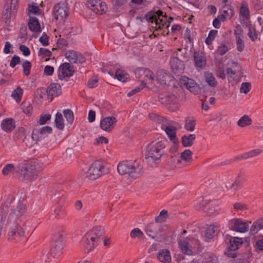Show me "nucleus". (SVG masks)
<instances>
[{
    "mask_svg": "<svg viewBox=\"0 0 263 263\" xmlns=\"http://www.w3.org/2000/svg\"><path fill=\"white\" fill-rule=\"evenodd\" d=\"M87 7L98 14H104L107 11L106 3L101 0H89L87 3Z\"/></svg>",
    "mask_w": 263,
    "mask_h": 263,
    "instance_id": "1a4fd4ad",
    "label": "nucleus"
},
{
    "mask_svg": "<svg viewBox=\"0 0 263 263\" xmlns=\"http://www.w3.org/2000/svg\"><path fill=\"white\" fill-rule=\"evenodd\" d=\"M178 244L180 249L183 253L188 255L193 254V246L188 238L180 239Z\"/></svg>",
    "mask_w": 263,
    "mask_h": 263,
    "instance_id": "aec40b11",
    "label": "nucleus"
},
{
    "mask_svg": "<svg viewBox=\"0 0 263 263\" xmlns=\"http://www.w3.org/2000/svg\"><path fill=\"white\" fill-rule=\"evenodd\" d=\"M23 93V90L20 87H18L12 92L11 97L15 99L17 103H19L21 101Z\"/></svg>",
    "mask_w": 263,
    "mask_h": 263,
    "instance_id": "e433bc0d",
    "label": "nucleus"
},
{
    "mask_svg": "<svg viewBox=\"0 0 263 263\" xmlns=\"http://www.w3.org/2000/svg\"><path fill=\"white\" fill-rule=\"evenodd\" d=\"M21 62L20 58L16 55H14L10 63V66L12 68H14L16 65L18 64Z\"/></svg>",
    "mask_w": 263,
    "mask_h": 263,
    "instance_id": "052dcab7",
    "label": "nucleus"
},
{
    "mask_svg": "<svg viewBox=\"0 0 263 263\" xmlns=\"http://www.w3.org/2000/svg\"><path fill=\"white\" fill-rule=\"evenodd\" d=\"M31 63L29 61H25L23 64V72L25 76H29L30 73Z\"/></svg>",
    "mask_w": 263,
    "mask_h": 263,
    "instance_id": "09e8293b",
    "label": "nucleus"
},
{
    "mask_svg": "<svg viewBox=\"0 0 263 263\" xmlns=\"http://www.w3.org/2000/svg\"><path fill=\"white\" fill-rule=\"evenodd\" d=\"M117 170L120 174H128L133 179L140 177L143 174V167L137 161H126L120 162L118 165Z\"/></svg>",
    "mask_w": 263,
    "mask_h": 263,
    "instance_id": "20e7f679",
    "label": "nucleus"
},
{
    "mask_svg": "<svg viewBox=\"0 0 263 263\" xmlns=\"http://www.w3.org/2000/svg\"><path fill=\"white\" fill-rule=\"evenodd\" d=\"M39 170L34 164L21 162L17 165V170L13 175L26 181H32L37 178Z\"/></svg>",
    "mask_w": 263,
    "mask_h": 263,
    "instance_id": "7ed1b4c3",
    "label": "nucleus"
},
{
    "mask_svg": "<svg viewBox=\"0 0 263 263\" xmlns=\"http://www.w3.org/2000/svg\"><path fill=\"white\" fill-rule=\"evenodd\" d=\"M104 234V229L100 226L94 227L91 231L85 234L86 240L90 239L91 240L95 241L99 243L100 240Z\"/></svg>",
    "mask_w": 263,
    "mask_h": 263,
    "instance_id": "f8f14e48",
    "label": "nucleus"
},
{
    "mask_svg": "<svg viewBox=\"0 0 263 263\" xmlns=\"http://www.w3.org/2000/svg\"><path fill=\"white\" fill-rule=\"evenodd\" d=\"M204 79L211 87H216L218 85V82L215 76L210 72L206 71L204 72Z\"/></svg>",
    "mask_w": 263,
    "mask_h": 263,
    "instance_id": "c85d7f7f",
    "label": "nucleus"
},
{
    "mask_svg": "<svg viewBox=\"0 0 263 263\" xmlns=\"http://www.w3.org/2000/svg\"><path fill=\"white\" fill-rule=\"evenodd\" d=\"M191 263H218V258L216 256L209 255L201 262L193 260Z\"/></svg>",
    "mask_w": 263,
    "mask_h": 263,
    "instance_id": "a18cd8bd",
    "label": "nucleus"
},
{
    "mask_svg": "<svg viewBox=\"0 0 263 263\" xmlns=\"http://www.w3.org/2000/svg\"><path fill=\"white\" fill-rule=\"evenodd\" d=\"M16 168L17 169V166H15L13 164H8L3 168L2 173L4 175H7L10 172L15 171Z\"/></svg>",
    "mask_w": 263,
    "mask_h": 263,
    "instance_id": "de8ad7c7",
    "label": "nucleus"
},
{
    "mask_svg": "<svg viewBox=\"0 0 263 263\" xmlns=\"http://www.w3.org/2000/svg\"><path fill=\"white\" fill-rule=\"evenodd\" d=\"M168 144L167 140L158 139L152 141L147 146L145 159L148 163L158 164L162 157H166L165 148Z\"/></svg>",
    "mask_w": 263,
    "mask_h": 263,
    "instance_id": "f03ea898",
    "label": "nucleus"
},
{
    "mask_svg": "<svg viewBox=\"0 0 263 263\" xmlns=\"http://www.w3.org/2000/svg\"><path fill=\"white\" fill-rule=\"evenodd\" d=\"M83 242L85 251L86 253H89L96 246L99 244L95 241L91 240L90 239L85 238V235L84 236L82 239Z\"/></svg>",
    "mask_w": 263,
    "mask_h": 263,
    "instance_id": "cd10ccee",
    "label": "nucleus"
},
{
    "mask_svg": "<svg viewBox=\"0 0 263 263\" xmlns=\"http://www.w3.org/2000/svg\"><path fill=\"white\" fill-rule=\"evenodd\" d=\"M240 184V180L239 179V176H238L237 178L235 179L234 183L231 186L230 189L234 191H236V190H237V189L239 186Z\"/></svg>",
    "mask_w": 263,
    "mask_h": 263,
    "instance_id": "774afa93",
    "label": "nucleus"
},
{
    "mask_svg": "<svg viewBox=\"0 0 263 263\" xmlns=\"http://www.w3.org/2000/svg\"><path fill=\"white\" fill-rule=\"evenodd\" d=\"M28 11L29 13H32L36 15L40 14L41 13L40 9L39 7L35 5H30L28 7Z\"/></svg>",
    "mask_w": 263,
    "mask_h": 263,
    "instance_id": "13d9d810",
    "label": "nucleus"
},
{
    "mask_svg": "<svg viewBox=\"0 0 263 263\" xmlns=\"http://www.w3.org/2000/svg\"><path fill=\"white\" fill-rule=\"evenodd\" d=\"M18 0H11V2H7L4 6V10L3 13V18L6 23L10 22V19L12 15L16 12Z\"/></svg>",
    "mask_w": 263,
    "mask_h": 263,
    "instance_id": "6e6552de",
    "label": "nucleus"
},
{
    "mask_svg": "<svg viewBox=\"0 0 263 263\" xmlns=\"http://www.w3.org/2000/svg\"><path fill=\"white\" fill-rule=\"evenodd\" d=\"M130 236L133 239H141L143 237V233L139 228H134L130 233Z\"/></svg>",
    "mask_w": 263,
    "mask_h": 263,
    "instance_id": "a19ab883",
    "label": "nucleus"
},
{
    "mask_svg": "<svg viewBox=\"0 0 263 263\" xmlns=\"http://www.w3.org/2000/svg\"><path fill=\"white\" fill-rule=\"evenodd\" d=\"M195 134H190L188 136L184 135L182 137L181 142L184 147L191 146L195 140Z\"/></svg>",
    "mask_w": 263,
    "mask_h": 263,
    "instance_id": "2f4dec72",
    "label": "nucleus"
},
{
    "mask_svg": "<svg viewBox=\"0 0 263 263\" xmlns=\"http://www.w3.org/2000/svg\"><path fill=\"white\" fill-rule=\"evenodd\" d=\"M187 88L191 92L195 94L198 93L199 90V85L193 79H190L188 81V83L186 86Z\"/></svg>",
    "mask_w": 263,
    "mask_h": 263,
    "instance_id": "72a5a7b5",
    "label": "nucleus"
},
{
    "mask_svg": "<svg viewBox=\"0 0 263 263\" xmlns=\"http://www.w3.org/2000/svg\"><path fill=\"white\" fill-rule=\"evenodd\" d=\"M240 17H246L250 19V14L248 6L242 5L240 9Z\"/></svg>",
    "mask_w": 263,
    "mask_h": 263,
    "instance_id": "49530a36",
    "label": "nucleus"
},
{
    "mask_svg": "<svg viewBox=\"0 0 263 263\" xmlns=\"http://www.w3.org/2000/svg\"><path fill=\"white\" fill-rule=\"evenodd\" d=\"M193 154L192 152L190 149H185L181 154V160L186 162H190L192 159Z\"/></svg>",
    "mask_w": 263,
    "mask_h": 263,
    "instance_id": "4c0bfd02",
    "label": "nucleus"
},
{
    "mask_svg": "<svg viewBox=\"0 0 263 263\" xmlns=\"http://www.w3.org/2000/svg\"><path fill=\"white\" fill-rule=\"evenodd\" d=\"M46 91L48 96L52 97L51 98V100H52L53 97H58L61 93V85L58 83H53L47 87Z\"/></svg>",
    "mask_w": 263,
    "mask_h": 263,
    "instance_id": "412c9836",
    "label": "nucleus"
},
{
    "mask_svg": "<svg viewBox=\"0 0 263 263\" xmlns=\"http://www.w3.org/2000/svg\"><path fill=\"white\" fill-rule=\"evenodd\" d=\"M163 11L159 10L157 11L155 14H153L152 15L151 14H146L145 18L148 22H151L152 23H155L156 26L159 25L158 28L161 29V26L160 24V23L162 22V19H160V17H165L163 15Z\"/></svg>",
    "mask_w": 263,
    "mask_h": 263,
    "instance_id": "6ab92c4d",
    "label": "nucleus"
},
{
    "mask_svg": "<svg viewBox=\"0 0 263 263\" xmlns=\"http://www.w3.org/2000/svg\"><path fill=\"white\" fill-rule=\"evenodd\" d=\"M64 245L62 241H58L57 243L54 242L53 247L51 249L50 253L53 257L57 258L62 254V250Z\"/></svg>",
    "mask_w": 263,
    "mask_h": 263,
    "instance_id": "a878e982",
    "label": "nucleus"
},
{
    "mask_svg": "<svg viewBox=\"0 0 263 263\" xmlns=\"http://www.w3.org/2000/svg\"><path fill=\"white\" fill-rule=\"evenodd\" d=\"M157 258L161 262H169L171 260L170 252L167 249L161 250L158 253Z\"/></svg>",
    "mask_w": 263,
    "mask_h": 263,
    "instance_id": "7c9ffc66",
    "label": "nucleus"
},
{
    "mask_svg": "<svg viewBox=\"0 0 263 263\" xmlns=\"http://www.w3.org/2000/svg\"><path fill=\"white\" fill-rule=\"evenodd\" d=\"M176 124V122L168 120L161 126V128L165 132L170 140L172 142L177 141L178 139L176 135L177 128L175 126Z\"/></svg>",
    "mask_w": 263,
    "mask_h": 263,
    "instance_id": "0eeeda50",
    "label": "nucleus"
},
{
    "mask_svg": "<svg viewBox=\"0 0 263 263\" xmlns=\"http://www.w3.org/2000/svg\"><path fill=\"white\" fill-rule=\"evenodd\" d=\"M54 122L56 125V127L61 130H62L64 128V120L63 119L62 115L60 112H57L55 115V118Z\"/></svg>",
    "mask_w": 263,
    "mask_h": 263,
    "instance_id": "f704fd0d",
    "label": "nucleus"
},
{
    "mask_svg": "<svg viewBox=\"0 0 263 263\" xmlns=\"http://www.w3.org/2000/svg\"><path fill=\"white\" fill-rule=\"evenodd\" d=\"M251 85L249 82H244L241 85L240 92L241 93H247L251 89Z\"/></svg>",
    "mask_w": 263,
    "mask_h": 263,
    "instance_id": "603ef678",
    "label": "nucleus"
},
{
    "mask_svg": "<svg viewBox=\"0 0 263 263\" xmlns=\"http://www.w3.org/2000/svg\"><path fill=\"white\" fill-rule=\"evenodd\" d=\"M226 239L229 240V248L231 251H235L242 244V238L227 235Z\"/></svg>",
    "mask_w": 263,
    "mask_h": 263,
    "instance_id": "4be33fe9",
    "label": "nucleus"
},
{
    "mask_svg": "<svg viewBox=\"0 0 263 263\" xmlns=\"http://www.w3.org/2000/svg\"><path fill=\"white\" fill-rule=\"evenodd\" d=\"M108 172V169L101 163L98 161L95 162L91 164L88 169L86 177L89 180H93L98 178L101 175L107 174Z\"/></svg>",
    "mask_w": 263,
    "mask_h": 263,
    "instance_id": "39448f33",
    "label": "nucleus"
},
{
    "mask_svg": "<svg viewBox=\"0 0 263 263\" xmlns=\"http://www.w3.org/2000/svg\"><path fill=\"white\" fill-rule=\"evenodd\" d=\"M65 57L70 61L71 63H82L85 62V59L80 53L76 52L74 50H70L65 52Z\"/></svg>",
    "mask_w": 263,
    "mask_h": 263,
    "instance_id": "f3484780",
    "label": "nucleus"
},
{
    "mask_svg": "<svg viewBox=\"0 0 263 263\" xmlns=\"http://www.w3.org/2000/svg\"><path fill=\"white\" fill-rule=\"evenodd\" d=\"M241 24L243 27L247 28L248 29L252 26L250 19H247L246 17H240Z\"/></svg>",
    "mask_w": 263,
    "mask_h": 263,
    "instance_id": "e2e57ef3",
    "label": "nucleus"
},
{
    "mask_svg": "<svg viewBox=\"0 0 263 263\" xmlns=\"http://www.w3.org/2000/svg\"><path fill=\"white\" fill-rule=\"evenodd\" d=\"M51 119V115L49 114H46L44 115H42L40 119L39 120V122L40 124L43 125L46 123L47 121L50 120Z\"/></svg>",
    "mask_w": 263,
    "mask_h": 263,
    "instance_id": "680f3d73",
    "label": "nucleus"
},
{
    "mask_svg": "<svg viewBox=\"0 0 263 263\" xmlns=\"http://www.w3.org/2000/svg\"><path fill=\"white\" fill-rule=\"evenodd\" d=\"M23 112L28 116H30L32 111V106L29 103H23L22 104Z\"/></svg>",
    "mask_w": 263,
    "mask_h": 263,
    "instance_id": "8fccbe9b",
    "label": "nucleus"
},
{
    "mask_svg": "<svg viewBox=\"0 0 263 263\" xmlns=\"http://www.w3.org/2000/svg\"><path fill=\"white\" fill-rule=\"evenodd\" d=\"M194 58L197 66L201 67L206 64V59L202 52L200 51L195 52Z\"/></svg>",
    "mask_w": 263,
    "mask_h": 263,
    "instance_id": "bb28decb",
    "label": "nucleus"
},
{
    "mask_svg": "<svg viewBox=\"0 0 263 263\" xmlns=\"http://www.w3.org/2000/svg\"><path fill=\"white\" fill-rule=\"evenodd\" d=\"M126 0H111L114 7H120L126 3Z\"/></svg>",
    "mask_w": 263,
    "mask_h": 263,
    "instance_id": "69168bd1",
    "label": "nucleus"
},
{
    "mask_svg": "<svg viewBox=\"0 0 263 263\" xmlns=\"http://www.w3.org/2000/svg\"><path fill=\"white\" fill-rule=\"evenodd\" d=\"M63 114L67 122L70 124H71L74 120V116L72 111L69 109H65L63 111Z\"/></svg>",
    "mask_w": 263,
    "mask_h": 263,
    "instance_id": "37998d69",
    "label": "nucleus"
},
{
    "mask_svg": "<svg viewBox=\"0 0 263 263\" xmlns=\"http://www.w3.org/2000/svg\"><path fill=\"white\" fill-rule=\"evenodd\" d=\"M236 44L237 50L239 52L242 51L244 48L243 36L240 35L236 36Z\"/></svg>",
    "mask_w": 263,
    "mask_h": 263,
    "instance_id": "864d4df0",
    "label": "nucleus"
},
{
    "mask_svg": "<svg viewBox=\"0 0 263 263\" xmlns=\"http://www.w3.org/2000/svg\"><path fill=\"white\" fill-rule=\"evenodd\" d=\"M12 198V203H8V212L9 206L11 208V212L6 219L8 224L10 225V231L8 236L10 239H16L17 237H22L24 235V231L20 225L22 217L25 214L26 211V206L20 201H15V198L11 195H9L5 202L2 205L3 206L7 204L8 200Z\"/></svg>",
    "mask_w": 263,
    "mask_h": 263,
    "instance_id": "f257e3e1",
    "label": "nucleus"
},
{
    "mask_svg": "<svg viewBox=\"0 0 263 263\" xmlns=\"http://www.w3.org/2000/svg\"><path fill=\"white\" fill-rule=\"evenodd\" d=\"M117 119L114 117H107L103 118L100 122L101 128L106 132L111 131L116 125Z\"/></svg>",
    "mask_w": 263,
    "mask_h": 263,
    "instance_id": "dca6fc26",
    "label": "nucleus"
},
{
    "mask_svg": "<svg viewBox=\"0 0 263 263\" xmlns=\"http://www.w3.org/2000/svg\"><path fill=\"white\" fill-rule=\"evenodd\" d=\"M115 76L116 78H117L119 81L122 82H125L126 79H127L126 76L125 74L124 71L119 69L116 71Z\"/></svg>",
    "mask_w": 263,
    "mask_h": 263,
    "instance_id": "3c124183",
    "label": "nucleus"
},
{
    "mask_svg": "<svg viewBox=\"0 0 263 263\" xmlns=\"http://www.w3.org/2000/svg\"><path fill=\"white\" fill-rule=\"evenodd\" d=\"M228 51V47L225 45H221L218 46L216 53L219 55H222L227 53Z\"/></svg>",
    "mask_w": 263,
    "mask_h": 263,
    "instance_id": "bf43d9fd",
    "label": "nucleus"
},
{
    "mask_svg": "<svg viewBox=\"0 0 263 263\" xmlns=\"http://www.w3.org/2000/svg\"><path fill=\"white\" fill-rule=\"evenodd\" d=\"M229 226L231 230L240 233H245L249 230L248 224L239 219L231 220Z\"/></svg>",
    "mask_w": 263,
    "mask_h": 263,
    "instance_id": "ddd939ff",
    "label": "nucleus"
},
{
    "mask_svg": "<svg viewBox=\"0 0 263 263\" xmlns=\"http://www.w3.org/2000/svg\"><path fill=\"white\" fill-rule=\"evenodd\" d=\"M54 17L57 20L64 21L68 15V8L64 2H60L53 9Z\"/></svg>",
    "mask_w": 263,
    "mask_h": 263,
    "instance_id": "9d476101",
    "label": "nucleus"
},
{
    "mask_svg": "<svg viewBox=\"0 0 263 263\" xmlns=\"http://www.w3.org/2000/svg\"><path fill=\"white\" fill-rule=\"evenodd\" d=\"M157 74V80L163 86L170 85V83L174 80V77L163 69L158 70Z\"/></svg>",
    "mask_w": 263,
    "mask_h": 263,
    "instance_id": "2eb2a0df",
    "label": "nucleus"
},
{
    "mask_svg": "<svg viewBox=\"0 0 263 263\" xmlns=\"http://www.w3.org/2000/svg\"><path fill=\"white\" fill-rule=\"evenodd\" d=\"M159 101L161 104L167 105L176 102V97L173 94H161L159 97Z\"/></svg>",
    "mask_w": 263,
    "mask_h": 263,
    "instance_id": "b1692460",
    "label": "nucleus"
},
{
    "mask_svg": "<svg viewBox=\"0 0 263 263\" xmlns=\"http://www.w3.org/2000/svg\"><path fill=\"white\" fill-rule=\"evenodd\" d=\"M2 128L6 132H10L15 127V122L12 119H6L1 123Z\"/></svg>",
    "mask_w": 263,
    "mask_h": 263,
    "instance_id": "393cba45",
    "label": "nucleus"
},
{
    "mask_svg": "<svg viewBox=\"0 0 263 263\" xmlns=\"http://www.w3.org/2000/svg\"><path fill=\"white\" fill-rule=\"evenodd\" d=\"M252 119L248 115H245L237 121V125L241 127L249 126L252 124Z\"/></svg>",
    "mask_w": 263,
    "mask_h": 263,
    "instance_id": "473e14b6",
    "label": "nucleus"
},
{
    "mask_svg": "<svg viewBox=\"0 0 263 263\" xmlns=\"http://www.w3.org/2000/svg\"><path fill=\"white\" fill-rule=\"evenodd\" d=\"M195 121L192 119L187 118L185 121L184 128L190 132L193 131L195 128Z\"/></svg>",
    "mask_w": 263,
    "mask_h": 263,
    "instance_id": "ea45409f",
    "label": "nucleus"
},
{
    "mask_svg": "<svg viewBox=\"0 0 263 263\" xmlns=\"http://www.w3.org/2000/svg\"><path fill=\"white\" fill-rule=\"evenodd\" d=\"M168 212L165 210H163L159 215L155 217L156 222H162L165 221L168 217Z\"/></svg>",
    "mask_w": 263,
    "mask_h": 263,
    "instance_id": "c03bdc74",
    "label": "nucleus"
},
{
    "mask_svg": "<svg viewBox=\"0 0 263 263\" xmlns=\"http://www.w3.org/2000/svg\"><path fill=\"white\" fill-rule=\"evenodd\" d=\"M52 215H54V217L57 219L62 218L64 216V214L62 213V208L61 206H57L52 213Z\"/></svg>",
    "mask_w": 263,
    "mask_h": 263,
    "instance_id": "5fc2aeb1",
    "label": "nucleus"
},
{
    "mask_svg": "<svg viewBox=\"0 0 263 263\" xmlns=\"http://www.w3.org/2000/svg\"><path fill=\"white\" fill-rule=\"evenodd\" d=\"M149 118L151 120L160 124L161 126L164 124V122L168 120L167 119L154 113L150 114L149 115Z\"/></svg>",
    "mask_w": 263,
    "mask_h": 263,
    "instance_id": "c9c22d12",
    "label": "nucleus"
},
{
    "mask_svg": "<svg viewBox=\"0 0 263 263\" xmlns=\"http://www.w3.org/2000/svg\"><path fill=\"white\" fill-rule=\"evenodd\" d=\"M233 13L234 12L231 6L229 5H225L221 10L220 20L224 22L227 19H230L233 15Z\"/></svg>",
    "mask_w": 263,
    "mask_h": 263,
    "instance_id": "5701e85b",
    "label": "nucleus"
},
{
    "mask_svg": "<svg viewBox=\"0 0 263 263\" xmlns=\"http://www.w3.org/2000/svg\"><path fill=\"white\" fill-rule=\"evenodd\" d=\"M52 129L51 127L48 126L43 127V128H34L32 133V139L35 142L42 141L46 138L48 134L52 133Z\"/></svg>",
    "mask_w": 263,
    "mask_h": 263,
    "instance_id": "9b49d317",
    "label": "nucleus"
},
{
    "mask_svg": "<svg viewBox=\"0 0 263 263\" xmlns=\"http://www.w3.org/2000/svg\"><path fill=\"white\" fill-rule=\"evenodd\" d=\"M28 27L29 29L33 32H40L41 26L38 19L35 17H30L28 22Z\"/></svg>",
    "mask_w": 263,
    "mask_h": 263,
    "instance_id": "c756f323",
    "label": "nucleus"
},
{
    "mask_svg": "<svg viewBox=\"0 0 263 263\" xmlns=\"http://www.w3.org/2000/svg\"><path fill=\"white\" fill-rule=\"evenodd\" d=\"M136 77L141 83L143 86L147 83H152L154 80V74L149 69L144 68H139L135 72Z\"/></svg>",
    "mask_w": 263,
    "mask_h": 263,
    "instance_id": "423d86ee",
    "label": "nucleus"
},
{
    "mask_svg": "<svg viewBox=\"0 0 263 263\" xmlns=\"http://www.w3.org/2000/svg\"><path fill=\"white\" fill-rule=\"evenodd\" d=\"M20 49L23 52L25 56H28L30 54L29 48L25 45H21L20 46Z\"/></svg>",
    "mask_w": 263,
    "mask_h": 263,
    "instance_id": "0e129e2a",
    "label": "nucleus"
},
{
    "mask_svg": "<svg viewBox=\"0 0 263 263\" xmlns=\"http://www.w3.org/2000/svg\"><path fill=\"white\" fill-rule=\"evenodd\" d=\"M58 78L63 80L65 78H68L72 76L74 72L73 66L68 63H64L60 65L59 68Z\"/></svg>",
    "mask_w": 263,
    "mask_h": 263,
    "instance_id": "4468645a",
    "label": "nucleus"
},
{
    "mask_svg": "<svg viewBox=\"0 0 263 263\" xmlns=\"http://www.w3.org/2000/svg\"><path fill=\"white\" fill-rule=\"evenodd\" d=\"M216 234V229L213 226H210L207 228L204 235L206 238L211 239L213 238Z\"/></svg>",
    "mask_w": 263,
    "mask_h": 263,
    "instance_id": "58836bf2",
    "label": "nucleus"
},
{
    "mask_svg": "<svg viewBox=\"0 0 263 263\" xmlns=\"http://www.w3.org/2000/svg\"><path fill=\"white\" fill-rule=\"evenodd\" d=\"M49 36L45 32H43L42 36L39 39V41L43 46H47L49 44Z\"/></svg>",
    "mask_w": 263,
    "mask_h": 263,
    "instance_id": "4d7b16f0",
    "label": "nucleus"
},
{
    "mask_svg": "<svg viewBox=\"0 0 263 263\" xmlns=\"http://www.w3.org/2000/svg\"><path fill=\"white\" fill-rule=\"evenodd\" d=\"M54 71V68L52 66L47 65L44 68V73L46 76H51Z\"/></svg>",
    "mask_w": 263,
    "mask_h": 263,
    "instance_id": "338daca9",
    "label": "nucleus"
},
{
    "mask_svg": "<svg viewBox=\"0 0 263 263\" xmlns=\"http://www.w3.org/2000/svg\"><path fill=\"white\" fill-rule=\"evenodd\" d=\"M248 36L252 41H255L258 37L259 34L258 32H257L255 28L252 26L248 28Z\"/></svg>",
    "mask_w": 263,
    "mask_h": 263,
    "instance_id": "79ce46f5",
    "label": "nucleus"
},
{
    "mask_svg": "<svg viewBox=\"0 0 263 263\" xmlns=\"http://www.w3.org/2000/svg\"><path fill=\"white\" fill-rule=\"evenodd\" d=\"M145 231L149 237L154 239L160 232V226L157 223L152 222L146 226Z\"/></svg>",
    "mask_w": 263,
    "mask_h": 263,
    "instance_id": "a211bd4d",
    "label": "nucleus"
},
{
    "mask_svg": "<svg viewBox=\"0 0 263 263\" xmlns=\"http://www.w3.org/2000/svg\"><path fill=\"white\" fill-rule=\"evenodd\" d=\"M51 52L47 49L41 48L39 51V55L42 56V58L49 57L51 56Z\"/></svg>",
    "mask_w": 263,
    "mask_h": 263,
    "instance_id": "6e6d98bb",
    "label": "nucleus"
}]
</instances>
